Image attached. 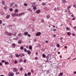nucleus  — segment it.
Returning <instances> with one entry per match:
<instances>
[{
	"label": "nucleus",
	"mask_w": 76,
	"mask_h": 76,
	"mask_svg": "<svg viewBox=\"0 0 76 76\" xmlns=\"http://www.w3.org/2000/svg\"><path fill=\"white\" fill-rule=\"evenodd\" d=\"M22 56H23H23H25V54H22Z\"/></svg>",
	"instance_id": "13d9d810"
},
{
	"label": "nucleus",
	"mask_w": 76,
	"mask_h": 76,
	"mask_svg": "<svg viewBox=\"0 0 76 76\" xmlns=\"http://www.w3.org/2000/svg\"><path fill=\"white\" fill-rule=\"evenodd\" d=\"M18 43L19 44H21V43H22V40H19V41H18Z\"/></svg>",
	"instance_id": "9d476101"
},
{
	"label": "nucleus",
	"mask_w": 76,
	"mask_h": 76,
	"mask_svg": "<svg viewBox=\"0 0 76 76\" xmlns=\"http://www.w3.org/2000/svg\"><path fill=\"white\" fill-rule=\"evenodd\" d=\"M76 18H74L72 19V20H75Z\"/></svg>",
	"instance_id": "680f3d73"
},
{
	"label": "nucleus",
	"mask_w": 76,
	"mask_h": 76,
	"mask_svg": "<svg viewBox=\"0 0 76 76\" xmlns=\"http://www.w3.org/2000/svg\"><path fill=\"white\" fill-rule=\"evenodd\" d=\"M76 26H75L74 27V29H76Z\"/></svg>",
	"instance_id": "69168bd1"
},
{
	"label": "nucleus",
	"mask_w": 76,
	"mask_h": 76,
	"mask_svg": "<svg viewBox=\"0 0 76 76\" xmlns=\"http://www.w3.org/2000/svg\"><path fill=\"white\" fill-rule=\"evenodd\" d=\"M14 40H15V41H17L18 40V38H14L13 39Z\"/></svg>",
	"instance_id": "412c9836"
},
{
	"label": "nucleus",
	"mask_w": 76,
	"mask_h": 76,
	"mask_svg": "<svg viewBox=\"0 0 76 76\" xmlns=\"http://www.w3.org/2000/svg\"><path fill=\"white\" fill-rule=\"evenodd\" d=\"M32 46L31 45L29 46V49L30 50H32Z\"/></svg>",
	"instance_id": "4be33fe9"
},
{
	"label": "nucleus",
	"mask_w": 76,
	"mask_h": 76,
	"mask_svg": "<svg viewBox=\"0 0 76 76\" xmlns=\"http://www.w3.org/2000/svg\"><path fill=\"white\" fill-rule=\"evenodd\" d=\"M56 48H54V51H56Z\"/></svg>",
	"instance_id": "6e6d98bb"
},
{
	"label": "nucleus",
	"mask_w": 76,
	"mask_h": 76,
	"mask_svg": "<svg viewBox=\"0 0 76 76\" xmlns=\"http://www.w3.org/2000/svg\"><path fill=\"white\" fill-rule=\"evenodd\" d=\"M12 47H14V48H15V47H16V44H15V43L13 44L12 45Z\"/></svg>",
	"instance_id": "f8f14e48"
},
{
	"label": "nucleus",
	"mask_w": 76,
	"mask_h": 76,
	"mask_svg": "<svg viewBox=\"0 0 76 76\" xmlns=\"http://www.w3.org/2000/svg\"><path fill=\"white\" fill-rule=\"evenodd\" d=\"M50 56V54H48L47 56V57H49V56Z\"/></svg>",
	"instance_id": "c03bdc74"
},
{
	"label": "nucleus",
	"mask_w": 76,
	"mask_h": 76,
	"mask_svg": "<svg viewBox=\"0 0 76 76\" xmlns=\"http://www.w3.org/2000/svg\"><path fill=\"white\" fill-rule=\"evenodd\" d=\"M28 11H29V12H32V10L31 9V8L28 9Z\"/></svg>",
	"instance_id": "aec40b11"
},
{
	"label": "nucleus",
	"mask_w": 76,
	"mask_h": 76,
	"mask_svg": "<svg viewBox=\"0 0 76 76\" xmlns=\"http://www.w3.org/2000/svg\"><path fill=\"white\" fill-rule=\"evenodd\" d=\"M72 35H73V36H75V34L74 33H73Z\"/></svg>",
	"instance_id": "0e129e2a"
},
{
	"label": "nucleus",
	"mask_w": 76,
	"mask_h": 76,
	"mask_svg": "<svg viewBox=\"0 0 76 76\" xmlns=\"http://www.w3.org/2000/svg\"><path fill=\"white\" fill-rule=\"evenodd\" d=\"M66 29L67 30V31H70V28H69L68 27H67Z\"/></svg>",
	"instance_id": "c85d7f7f"
},
{
	"label": "nucleus",
	"mask_w": 76,
	"mask_h": 76,
	"mask_svg": "<svg viewBox=\"0 0 76 76\" xmlns=\"http://www.w3.org/2000/svg\"><path fill=\"white\" fill-rule=\"evenodd\" d=\"M21 35H22V34L21 33H20L18 34V36H21Z\"/></svg>",
	"instance_id": "79ce46f5"
},
{
	"label": "nucleus",
	"mask_w": 76,
	"mask_h": 76,
	"mask_svg": "<svg viewBox=\"0 0 76 76\" xmlns=\"http://www.w3.org/2000/svg\"><path fill=\"white\" fill-rule=\"evenodd\" d=\"M13 72H17V69L16 68H13Z\"/></svg>",
	"instance_id": "39448f33"
},
{
	"label": "nucleus",
	"mask_w": 76,
	"mask_h": 76,
	"mask_svg": "<svg viewBox=\"0 0 76 76\" xmlns=\"http://www.w3.org/2000/svg\"><path fill=\"white\" fill-rule=\"evenodd\" d=\"M37 13H40V10H38L36 12Z\"/></svg>",
	"instance_id": "ddd939ff"
},
{
	"label": "nucleus",
	"mask_w": 76,
	"mask_h": 76,
	"mask_svg": "<svg viewBox=\"0 0 76 76\" xmlns=\"http://www.w3.org/2000/svg\"><path fill=\"white\" fill-rule=\"evenodd\" d=\"M62 0V3H65L66 2V0Z\"/></svg>",
	"instance_id": "4468645a"
},
{
	"label": "nucleus",
	"mask_w": 76,
	"mask_h": 76,
	"mask_svg": "<svg viewBox=\"0 0 76 76\" xmlns=\"http://www.w3.org/2000/svg\"><path fill=\"white\" fill-rule=\"evenodd\" d=\"M14 75V73L12 72H10L8 74L9 76H13Z\"/></svg>",
	"instance_id": "f03ea898"
},
{
	"label": "nucleus",
	"mask_w": 76,
	"mask_h": 76,
	"mask_svg": "<svg viewBox=\"0 0 76 76\" xmlns=\"http://www.w3.org/2000/svg\"><path fill=\"white\" fill-rule=\"evenodd\" d=\"M15 7H18V5H17V4H15Z\"/></svg>",
	"instance_id": "49530a36"
},
{
	"label": "nucleus",
	"mask_w": 76,
	"mask_h": 76,
	"mask_svg": "<svg viewBox=\"0 0 76 76\" xmlns=\"http://www.w3.org/2000/svg\"><path fill=\"white\" fill-rule=\"evenodd\" d=\"M27 53L28 54H31V51L29 50L27 51Z\"/></svg>",
	"instance_id": "6ab92c4d"
},
{
	"label": "nucleus",
	"mask_w": 76,
	"mask_h": 76,
	"mask_svg": "<svg viewBox=\"0 0 76 76\" xmlns=\"http://www.w3.org/2000/svg\"><path fill=\"white\" fill-rule=\"evenodd\" d=\"M24 5L25 6H28V4L26 3L24 4Z\"/></svg>",
	"instance_id": "473e14b6"
},
{
	"label": "nucleus",
	"mask_w": 76,
	"mask_h": 76,
	"mask_svg": "<svg viewBox=\"0 0 76 76\" xmlns=\"http://www.w3.org/2000/svg\"><path fill=\"white\" fill-rule=\"evenodd\" d=\"M44 20H42V23H43V22H44Z\"/></svg>",
	"instance_id": "bf43d9fd"
},
{
	"label": "nucleus",
	"mask_w": 76,
	"mask_h": 76,
	"mask_svg": "<svg viewBox=\"0 0 76 76\" xmlns=\"http://www.w3.org/2000/svg\"><path fill=\"white\" fill-rule=\"evenodd\" d=\"M56 46L57 47H60V45L59 44H58L56 45Z\"/></svg>",
	"instance_id": "e433bc0d"
},
{
	"label": "nucleus",
	"mask_w": 76,
	"mask_h": 76,
	"mask_svg": "<svg viewBox=\"0 0 76 76\" xmlns=\"http://www.w3.org/2000/svg\"><path fill=\"white\" fill-rule=\"evenodd\" d=\"M15 13H17L18 12V9H16L15 11Z\"/></svg>",
	"instance_id": "a878e982"
},
{
	"label": "nucleus",
	"mask_w": 76,
	"mask_h": 76,
	"mask_svg": "<svg viewBox=\"0 0 76 76\" xmlns=\"http://www.w3.org/2000/svg\"><path fill=\"white\" fill-rule=\"evenodd\" d=\"M3 64L1 63V62H0V66H1Z\"/></svg>",
	"instance_id": "864d4df0"
},
{
	"label": "nucleus",
	"mask_w": 76,
	"mask_h": 76,
	"mask_svg": "<svg viewBox=\"0 0 76 76\" xmlns=\"http://www.w3.org/2000/svg\"><path fill=\"white\" fill-rule=\"evenodd\" d=\"M10 12H12L13 11V9L12 8H10Z\"/></svg>",
	"instance_id": "58836bf2"
},
{
	"label": "nucleus",
	"mask_w": 76,
	"mask_h": 76,
	"mask_svg": "<svg viewBox=\"0 0 76 76\" xmlns=\"http://www.w3.org/2000/svg\"><path fill=\"white\" fill-rule=\"evenodd\" d=\"M10 18V15H8L7 16L6 18V19H9Z\"/></svg>",
	"instance_id": "f3484780"
},
{
	"label": "nucleus",
	"mask_w": 76,
	"mask_h": 76,
	"mask_svg": "<svg viewBox=\"0 0 76 76\" xmlns=\"http://www.w3.org/2000/svg\"><path fill=\"white\" fill-rule=\"evenodd\" d=\"M74 74H76V71H75L74 72Z\"/></svg>",
	"instance_id": "774afa93"
},
{
	"label": "nucleus",
	"mask_w": 76,
	"mask_h": 76,
	"mask_svg": "<svg viewBox=\"0 0 76 76\" xmlns=\"http://www.w3.org/2000/svg\"><path fill=\"white\" fill-rule=\"evenodd\" d=\"M15 56H16V57L18 58L19 57V55H18V54H15Z\"/></svg>",
	"instance_id": "5701e85b"
},
{
	"label": "nucleus",
	"mask_w": 76,
	"mask_h": 76,
	"mask_svg": "<svg viewBox=\"0 0 76 76\" xmlns=\"http://www.w3.org/2000/svg\"><path fill=\"white\" fill-rule=\"evenodd\" d=\"M20 49H21V50H23V46H21L20 47Z\"/></svg>",
	"instance_id": "4c0bfd02"
},
{
	"label": "nucleus",
	"mask_w": 76,
	"mask_h": 76,
	"mask_svg": "<svg viewBox=\"0 0 76 76\" xmlns=\"http://www.w3.org/2000/svg\"><path fill=\"white\" fill-rule=\"evenodd\" d=\"M23 69V68H20V71H22Z\"/></svg>",
	"instance_id": "a18cd8bd"
},
{
	"label": "nucleus",
	"mask_w": 76,
	"mask_h": 76,
	"mask_svg": "<svg viewBox=\"0 0 76 76\" xmlns=\"http://www.w3.org/2000/svg\"><path fill=\"white\" fill-rule=\"evenodd\" d=\"M42 56L43 58H45V57H46V56H45V54H42Z\"/></svg>",
	"instance_id": "a211bd4d"
},
{
	"label": "nucleus",
	"mask_w": 76,
	"mask_h": 76,
	"mask_svg": "<svg viewBox=\"0 0 76 76\" xmlns=\"http://www.w3.org/2000/svg\"><path fill=\"white\" fill-rule=\"evenodd\" d=\"M33 7V10H37V7L36 6H34V7Z\"/></svg>",
	"instance_id": "6e6552de"
},
{
	"label": "nucleus",
	"mask_w": 76,
	"mask_h": 76,
	"mask_svg": "<svg viewBox=\"0 0 76 76\" xmlns=\"http://www.w3.org/2000/svg\"><path fill=\"white\" fill-rule=\"evenodd\" d=\"M17 63H18V62L16 60H15L14 61V63L15 64H17Z\"/></svg>",
	"instance_id": "72a5a7b5"
},
{
	"label": "nucleus",
	"mask_w": 76,
	"mask_h": 76,
	"mask_svg": "<svg viewBox=\"0 0 76 76\" xmlns=\"http://www.w3.org/2000/svg\"><path fill=\"white\" fill-rule=\"evenodd\" d=\"M22 61H23L22 59H20L19 60L18 62H19V63H21V62H22Z\"/></svg>",
	"instance_id": "2eb2a0df"
},
{
	"label": "nucleus",
	"mask_w": 76,
	"mask_h": 76,
	"mask_svg": "<svg viewBox=\"0 0 76 76\" xmlns=\"http://www.w3.org/2000/svg\"><path fill=\"white\" fill-rule=\"evenodd\" d=\"M45 62L46 63H48V59H47V60H46Z\"/></svg>",
	"instance_id": "37998d69"
},
{
	"label": "nucleus",
	"mask_w": 76,
	"mask_h": 76,
	"mask_svg": "<svg viewBox=\"0 0 76 76\" xmlns=\"http://www.w3.org/2000/svg\"><path fill=\"white\" fill-rule=\"evenodd\" d=\"M38 56H36L34 58V59L35 60H38Z\"/></svg>",
	"instance_id": "bb28decb"
},
{
	"label": "nucleus",
	"mask_w": 76,
	"mask_h": 76,
	"mask_svg": "<svg viewBox=\"0 0 76 76\" xmlns=\"http://www.w3.org/2000/svg\"><path fill=\"white\" fill-rule=\"evenodd\" d=\"M27 75L28 76H31V73L30 72H28V73Z\"/></svg>",
	"instance_id": "b1692460"
},
{
	"label": "nucleus",
	"mask_w": 76,
	"mask_h": 76,
	"mask_svg": "<svg viewBox=\"0 0 76 76\" xmlns=\"http://www.w3.org/2000/svg\"><path fill=\"white\" fill-rule=\"evenodd\" d=\"M23 61L24 63H26V60H24Z\"/></svg>",
	"instance_id": "5fc2aeb1"
},
{
	"label": "nucleus",
	"mask_w": 76,
	"mask_h": 76,
	"mask_svg": "<svg viewBox=\"0 0 76 76\" xmlns=\"http://www.w3.org/2000/svg\"><path fill=\"white\" fill-rule=\"evenodd\" d=\"M2 3L3 5H4L5 4V2L4 1H3L2 2Z\"/></svg>",
	"instance_id": "c756f323"
},
{
	"label": "nucleus",
	"mask_w": 76,
	"mask_h": 76,
	"mask_svg": "<svg viewBox=\"0 0 76 76\" xmlns=\"http://www.w3.org/2000/svg\"><path fill=\"white\" fill-rule=\"evenodd\" d=\"M9 64V62L7 61H5V65H6V64Z\"/></svg>",
	"instance_id": "dca6fc26"
},
{
	"label": "nucleus",
	"mask_w": 76,
	"mask_h": 76,
	"mask_svg": "<svg viewBox=\"0 0 76 76\" xmlns=\"http://www.w3.org/2000/svg\"><path fill=\"white\" fill-rule=\"evenodd\" d=\"M63 73L62 72H61L60 73H59V74L58 75V76H63Z\"/></svg>",
	"instance_id": "9b49d317"
},
{
	"label": "nucleus",
	"mask_w": 76,
	"mask_h": 76,
	"mask_svg": "<svg viewBox=\"0 0 76 76\" xmlns=\"http://www.w3.org/2000/svg\"><path fill=\"white\" fill-rule=\"evenodd\" d=\"M15 4V3H11V4L10 5V6H13V4Z\"/></svg>",
	"instance_id": "7c9ffc66"
},
{
	"label": "nucleus",
	"mask_w": 76,
	"mask_h": 76,
	"mask_svg": "<svg viewBox=\"0 0 76 76\" xmlns=\"http://www.w3.org/2000/svg\"><path fill=\"white\" fill-rule=\"evenodd\" d=\"M67 35H68L69 36H70V35H71V33H70L69 32H68L67 33Z\"/></svg>",
	"instance_id": "393cba45"
},
{
	"label": "nucleus",
	"mask_w": 76,
	"mask_h": 76,
	"mask_svg": "<svg viewBox=\"0 0 76 76\" xmlns=\"http://www.w3.org/2000/svg\"><path fill=\"white\" fill-rule=\"evenodd\" d=\"M15 74L17 75H19V72H17H17H16Z\"/></svg>",
	"instance_id": "ea45409f"
},
{
	"label": "nucleus",
	"mask_w": 76,
	"mask_h": 76,
	"mask_svg": "<svg viewBox=\"0 0 76 76\" xmlns=\"http://www.w3.org/2000/svg\"><path fill=\"white\" fill-rule=\"evenodd\" d=\"M48 41L46 40L45 41L46 43H48Z\"/></svg>",
	"instance_id": "e2e57ef3"
},
{
	"label": "nucleus",
	"mask_w": 76,
	"mask_h": 76,
	"mask_svg": "<svg viewBox=\"0 0 76 76\" xmlns=\"http://www.w3.org/2000/svg\"><path fill=\"white\" fill-rule=\"evenodd\" d=\"M35 54H36V55H38V53H37V52Z\"/></svg>",
	"instance_id": "338daca9"
},
{
	"label": "nucleus",
	"mask_w": 76,
	"mask_h": 76,
	"mask_svg": "<svg viewBox=\"0 0 76 76\" xmlns=\"http://www.w3.org/2000/svg\"><path fill=\"white\" fill-rule=\"evenodd\" d=\"M41 34V33L40 32H39L37 33L36 34V36L38 37V36H39Z\"/></svg>",
	"instance_id": "20e7f679"
},
{
	"label": "nucleus",
	"mask_w": 76,
	"mask_h": 76,
	"mask_svg": "<svg viewBox=\"0 0 76 76\" xmlns=\"http://www.w3.org/2000/svg\"><path fill=\"white\" fill-rule=\"evenodd\" d=\"M54 10L55 11H56L57 10V9H56V7H55L54 8Z\"/></svg>",
	"instance_id": "4d7b16f0"
},
{
	"label": "nucleus",
	"mask_w": 76,
	"mask_h": 76,
	"mask_svg": "<svg viewBox=\"0 0 76 76\" xmlns=\"http://www.w3.org/2000/svg\"><path fill=\"white\" fill-rule=\"evenodd\" d=\"M49 73H50V71L49 70H48L46 72L47 75Z\"/></svg>",
	"instance_id": "2f4dec72"
},
{
	"label": "nucleus",
	"mask_w": 76,
	"mask_h": 76,
	"mask_svg": "<svg viewBox=\"0 0 76 76\" xmlns=\"http://www.w3.org/2000/svg\"><path fill=\"white\" fill-rule=\"evenodd\" d=\"M1 23H2V21L0 20V24H1Z\"/></svg>",
	"instance_id": "09e8293b"
},
{
	"label": "nucleus",
	"mask_w": 76,
	"mask_h": 76,
	"mask_svg": "<svg viewBox=\"0 0 76 76\" xmlns=\"http://www.w3.org/2000/svg\"><path fill=\"white\" fill-rule=\"evenodd\" d=\"M35 4H36V3L35 2H33L32 3V7H34V6H35Z\"/></svg>",
	"instance_id": "1a4fd4ad"
},
{
	"label": "nucleus",
	"mask_w": 76,
	"mask_h": 76,
	"mask_svg": "<svg viewBox=\"0 0 76 76\" xmlns=\"http://www.w3.org/2000/svg\"><path fill=\"white\" fill-rule=\"evenodd\" d=\"M53 31H56V29L55 28H54L53 29Z\"/></svg>",
	"instance_id": "a19ab883"
},
{
	"label": "nucleus",
	"mask_w": 76,
	"mask_h": 76,
	"mask_svg": "<svg viewBox=\"0 0 76 76\" xmlns=\"http://www.w3.org/2000/svg\"><path fill=\"white\" fill-rule=\"evenodd\" d=\"M24 35L25 36H26V35H28V32L25 31L24 33Z\"/></svg>",
	"instance_id": "423d86ee"
},
{
	"label": "nucleus",
	"mask_w": 76,
	"mask_h": 76,
	"mask_svg": "<svg viewBox=\"0 0 76 76\" xmlns=\"http://www.w3.org/2000/svg\"><path fill=\"white\" fill-rule=\"evenodd\" d=\"M42 4V6H45V2H43Z\"/></svg>",
	"instance_id": "c9c22d12"
},
{
	"label": "nucleus",
	"mask_w": 76,
	"mask_h": 76,
	"mask_svg": "<svg viewBox=\"0 0 76 76\" xmlns=\"http://www.w3.org/2000/svg\"><path fill=\"white\" fill-rule=\"evenodd\" d=\"M5 33L6 35H8L9 36H12V33L10 32H9L7 31H6Z\"/></svg>",
	"instance_id": "f257e3e1"
},
{
	"label": "nucleus",
	"mask_w": 76,
	"mask_h": 76,
	"mask_svg": "<svg viewBox=\"0 0 76 76\" xmlns=\"http://www.w3.org/2000/svg\"><path fill=\"white\" fill-rule=\"evenodd\" d=\"M28 75V74H26V73L25 74V76H27V75Z\"/></svg>",
	"instance_id": "052dcab7"
},
{
	"label": "nucleus",
	"mask_w": 76,
	"mask_h": 76,
	"mask_svg": "<svg viewBox=\"0 0 76 76\" xmlns=\"http://www.w3.org/2000/svg\"><path fill=\"white\" fill-rule=\"evenodd\" d=\"M24 50L25 52L26 53L27 52V50H26V48H24Z\"/></svg>",
	"instance_id": "cd10ccee"
},
{
	"label": "nucleus",
	"mask_w": 76,
	"mask_h": 76,
	"mask_svg": "<svg viewBox=\"0 0 76 76\" xmlns=\"http://www.w3.org/2000/svg\"><path fill=\"white\" fill-rule=\"evenodd\" d=\"M50 17V15H48L47 16L46 18L47 19H49V18Z\"/></svg>",
	"instance_id": "f704fd0d"
},
{
	"label": "nucleus",
	"mask_w": 76,
	"mask_h": 76,
	"mask_svg": "<svg viewBox=\"0 0 76 76\" xmlns=\"http://www.w3.org/2000/svg\"><path fill=\"white\" fill-rule=\"evenodd\" d=\"M12 16H18L19 15L18 14L16 13H14V14H11Z\"/></svg>",
	"instance_id": "7ed1b4c3"
},
{
	"label": "nucleus",
	"mask_w": 76,
	"mask_h": 76,
	"mask_svg": "<svg viewBox=\"0 0 76 76\" xmlns=\"http://www.w3.org/2000/svg\"><path fill=\"white\" fill-rule=\"evenodd\" d=\"M46 58L47 60H48V59H49V57L47 56H46Z\"/></svg>",
	"instance_id": "de8ad7c7"
},
{
	"label": "nucleus",
	"mask_w": 76,
	"mask_h": 76,
	"mask_svg": "<svg viewBox=\"0 0 76 76\" xmlns=\"http://www.w3.org/2000/svg\"><path fill=\"white\" fill-rule=\"evenodd\" d=\"M5 62V61L4 60H2L1 61L2 63H4V62Z\"/></svg>",
	"instance_id": "603ef678"
},
{
	"label": "nucleus",
	"mask_w": 76,
	"mask_h": 76,
	"mask_svg": "<svg viewBox=\"0 0 76 76\" xmlns=\"http://www.w3.org/2000/svg\"><path fill=\"white\" fill-rule=\"evenodd\" d=\"M24 13L23 12L19 14V16H22V15H24Z\"/></svg>",
	"instance_id": "0eeeda50"
},
{
	"label": "nucleus",
	"mask_w": 76,
	"mask_h": 76,
	"mask_svg": "<svg viewBox=\"0 0 76 76\" xmlns=\"http://www.w3.org/2000/svg\"><path fill=\"white\" fill-rule=\"evenodd\" d=\"M53 37H56V34H53Z\"/></svg>",
	"instance_id": "3c124183"
},
{
	"label": "nucleus",
	"mask_w": 76,
	"mask_h": 76,
	"mask_svg": "<svg viewBox=\"0 0 76 76\" xmlns=\"http://www.w3.org/2000/svg\"><path fill=\"white\" fill-rule=\"evenodd\" d=\"M28 37H31V35H30V34H28Z\"/></svg>",
	"instance_id": "8fccbe9b"
}]
</instances>
